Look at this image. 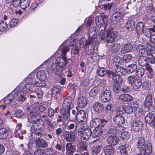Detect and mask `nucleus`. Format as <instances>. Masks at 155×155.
<instances>
[{"label": "nucleus", "mask_w": 155, "mask_h": 155, "mask_svg": "<svg viewBox=\"0 0 155 155\" xmlns=\"http://www.w3.org/2000/svg\"><path fill=\"white\" fill-rule=\"evenodd\" d=\"M137 147L141 152L146 153L148 155L151 153V145L150 143L146 142L145 139L142 137H139L137 142Z\"/></svg>", "instance_id": "1"}, {"label": "nucleus", "mask_w": 155, "mask_h": 155, "mask_svg": "<svg viewBox=\"0 0 155 155\" xmlns=\"http://www.w3.org/2000/svg\"><path fill=\"white\" fill-rule=\"evenodd\" d=\"M61 50V56L58 57L55 61L60 68L63 70L68 63L66 56V52L69 50V48L68 46H64L62 47Z\"/></svg>", "instance_id": "2"}, {"label": "nucleus", "mask_w": 155, "mask_h": 155, "mask_svg": "<svg viewBox=\"0 0 155 155\" xmlns=\"http://www.w3.org/2000/svg\"><path fill=\"white\" fill-rule=\"evenodd\" d=\"M26 84L25 85L23 88V91L25 93L30 92L31 91H35V86L34 85L32 86V84L35 81V78L31 77V75H29L25 79Z\"/></svg>", "instance_id": "3"}, {"label": "nucleus", "mask_w": 155, "mask_h": 155, "mask_svg": "<svg viewBox=\"0 0 155 155\" xmlns=\"http://www.w3.org/2000/svg\"><path fill=\"white\" fill-rule=\"evenodd\" d=\"M41 116L37 108H33L28 117V121L30 123H36L40 120Z\"/></svg>", "instance_id": "4"}, {"label": "nucleus", "mask_w": 155, "mask_h": 155, "mask_svg": "<svg viewBox=\"0 0 155 155\" xmlns=\"http://www.w3.org/2000/svg\"><path fill=\"white\" fill-rule=\"evenodd\" d=\"M95 21L97 26L100 28H106L108 25L107 17L104 14L97 16L95 18Z\"/></svg>", "instance_id": "5"}, {"label": "nucleus", "mask_w": 155, "mask_h": 155, "mask_svg": "<svg viewBox=\"0 0 155 155\" xmlns=\"http://www.w3.org/2000/svg\"><path fill=\"white\" fill-rule=\"evenodd\" d=\"M24 92H25L23 90L22 91L15 89L13 91L12 94H14L15 98L17 101L22 103L26 99L23 95Z\"/></svg>", "instance_id": "6"}, {"label": "nucleus", "mask_w": 155, "mask_h": 155, "mask_svg": "<svg viewBox=\"0 0 155 155\" xmlns=\"http://www.w3.org/2000/svg\"><path fill=\"white\" fill-rule=\"evenodd\" d=\"M117 35V33L116 31L111 30V28L107 31L106 34L107 42L108 43H111L115 40V39Z\"/></svg>", "instance_id": "7"}, {"label": "nucleus", "mask_w": 155, "mask_h": 155, "mask_svg": "<svg viewBox=\"0 0 155 155\" xmlns=\"http://www.w3.org/2000/svg\"><path fill=\"white\" fill-rule=\"evenodd\" d=\"M64 139L67 142H74L75 139V134L73 131H66L65 133Z\"/></svg>", "instance_id": "8"}, {"label": "nucleus", "mask_w": 155, "mask_h": 155, "mask_svg": "<svg viewBox=\"0 0 155 155\" xmlns=\"http://www.w3.org/2000/svg\"><path fill=\"white\" fill-rule=\"evenodd\" d=\"M111 94L108 90H105L101 94V100L103 102H106L110 99Z\"/></svg>", "instance_id": "9"}, {"label": "nucleus", "mask_w": 155, "mask_h": 155, "mask_svg": "<svg viewBox=\"0 0 155 155\" xmlns=\"http://www.w3.org/2000/svg\"><path fill=\"white\" fill-rule=\"evenodd\" d=\"M143 124L142 122L139 120L134 121L131 124V129L134 131H138L142 129Z\"/></svg>", "instance_id": "10"}, {"label": "nucleus", "mask_w": 155, "mask_h": 155, "mask_svg": "<svg viewBox=\"0 0 155 155\" xmlns=\"http://www.w3.org/2000/svg\"><path fill=\"white\" fill-rule=\"evenodd\" d=\"M154 47H152L150 45L147 46L146 48L147 54H150V55L148 57V60L149 62L152 64L155 63V58L153 55H151L150 54H152L151 52L152 51V50H154Z\"/></svg>", "instance_id": "11"}, {"label": "nucleus", "mask_w": 155, "mask_h": 155, "mask_svg": "<svg viewBox=\"0 0 155 155\" xmlns=\"http://www.w3.org/2000/svg\"><path fill=\"white\" fill-rule=\"evenodd\" d=\"M74 107V104L72 102L71 98H66L64 100L63 103V108L71 110Z\"/></svg>", "instance_id": "12"}, {"label": "nucleus", "mask_w": 155, "mask_h": 155, "mask_svg": "<svg viewBox=\"0 0 155 155\" xmlns=\"http://www.w3.org/2000/svg\"><path fill=\"white\" fill-rule=\"evenodd\" d=\"M52 72L57 75L61 74L62 71V69L60 68L59 66L58 65L55 61V63H52L51 65Z\"/></svg>", "instance_id": "13"}, {"label": "nucleus", "mask_w": 155, "mask_h": 155, "mask_svg": "<svg viewBox=\"0 0 155 155\" xmlns=\"http://www.w3.org/2000/svg\"><path fill=\"white\" fill-rule=\"evenodd\" d=\"M88 39L93 43L94 39L97 37L95 28H90L88 31Z\"/></svg>", "instance_id": "14"}, {"label": "nucleus", "mask_w": 155, "mask_h": 155, "mask_svg": "<svg viewBox=\"0 0 155 155\" xmlns=\"http://www.w3.org/2000/svg\"><path fill=\"white\" fill-rule=\"evenodd\" d=\"M122 14L120 12H116L114 13L111 18V21L114 23H118L121 19Z\"/></svg>", "instance_id": "15"}, {"label": "nucleus", "mask_w": 155, "mask_h": 155, "mask_svg": "<svg viewBox=\"0 0 155 155\" xmlns=\"http://www.w3.org/2000/svg\"><path fill=\"white\" fill-rule=\"evenodd\" d=\"M36 146L38 147L45 148L48 147V144L46 140L42 138H38L36 140Z\"/></svg>", "instance_id": "16"}, {"label": "nucleus", "mask_w": 155, "mask_h": 155, "mask_svg": "<svg viewBox=\"0 0 155 155\" xmlns=\"http://www.w3.org/2000/svg\"><path fill=\"white\" fill-rule=\"evenodd\" d=\"M113 121L116 124L121 125L125 122L124 117L121 115H116L113 118Z\"/></svg>", "instance_id": "17"}, {"label": "nucleus", "mask_w": 155, "mask_h": 155, "mask_svg": "<svg viewBox=\"0 0 155 155\" xmlns=\"http://www.w3.org/2000/svg\"><path fill=\"white\" fill-rule=\"evenodd\" d=\"M91 133V130L90 128H87L85 129L82 133L81 140L86 141L90 137Z\"/></svg>", "instance_id": "18"}, {"label": "nucleus", "mask_w": 155, "mask_h": 155, "mask_svg": "<svg viewBox=\"0 0 155 155\" xmlns=\"http://www.w3.org/2000/svg\"><path fill=\"white\" fill-rule=\"evenodd\" d=\"M107 141L109 144L113 146H115L119 142V140L116 136H111L108 137Z\"/></svg>", "instance_id": "19"}, {"label": "nucleus", "mask_w": 155, "mask_h": 155, "mask_svg": "<svg viewBox=\"0 0 155 155\" xmlns=\"http://www.w3.org/2000/svg\"><path fill=\"white\" fill-rule=\"evenodd\" d=\"M145 24L143 22L140 21L137 24L136 28V31L138 35H141L143 33L144 28Z\"/></svg>", "instance_id": "20"}, {"label": "nucleus", "mask_w": 155, "mask_h": 155, "mask_svg": "<svg viewBox=\"0 0 155 155\" xmlns=\"http://www.w3.org/2000/svg\"><path fill=\"white\" fill-rule=\"evenodd\" d=\"M133 49V46L130 44H127L124 45L122 48L121 52L123 54H125L131 52Z\"/></svg>", "instance_id": "21"}, {"label": "nucleus", "mask_w": 155, "mask_h": 155, "mask_svg": "<svg viewBox=\"0 0 155 155\" xmlns=\"http://www.w3.org/2000/svg\"><path fill=\"white\" fill-rule=\"evenodd\" d=\"M119 99L124 102L131 101L133 99V98L131 95L128 94H122L120 96Z\"/></svg>", "instance_id": "22"}, {"label": "nucleus", "mask_w": 155, "mask_h": 155, "mask_svg": "<svg viewBox=\"0 0 155 155\" xmlns=\"http://www.w3.org/2000/svg\"><path fill=\"white\" fill-rule=\"evenodd\" d=\"M114 148L110 145H106L104 147V153L106 155H112L114 153Z\"/></svg>", "instance_id": "23"}, {"label": "nucleus", "mask_w": 155, "mask_h": 155, "mask_svg": "<svg viewBox=\"0 0 155 155\" xmlns=\"http://www.w3.org/2000/svg\"><path fill=\"white\" fill-rule=\"evenodd\" d=\"M138 106L137 104H134V105L132 104L131 105H127L125 107V112H126L128 114L131 113L133 111V109L135 108H137V110H139V109L137 108Z\"/></svg>", "instance_id": "24"}, {"label": "nucleus", "mask_w": 155, "mask_h": 155, "mask_svg": "<svg viewBox=\"0 0 155 155\" xmlns=\"http://www.w3.org/2000/svg\"><path fill=\"white\" fill-rule=\"evenodd\" d=\"M76 120L78 121H82L86 118V113L83 110L77 111Z\"/></svg>", "instance_id": "25"}, {"label": "nucleus", "mask_w": 155, "mask_h": 155, "mask_svg": "<svg viewBox=\"0 0 155 155\" xmlns=\"http://www.w3.org/2000/svg\"><path fill=\"white\" fill-rule=\"evenodd\" d=\"M92 44H93V43L91 41L88 39L87 41L84 38H81L79 42V45L82 47H85L87 46H90Z\"/></svg>", "instance_id": "26"}, {"label": "nucleus", "mask_w": 155, "mask_h": 155, "mask_svg": "<svg viewBox=\"0 0 155 155\" xmlns=\"http://www.w3.org/2000/svg\"><path fill=\"white\" fill-rule=\"evenodd\" d=\"M87 104V101L86 98L83 96H81L78 100V104L80 107H85Z\"/></svg>", "instance_id": "27"}, {"label": "nucleus", "mask_w": 155, "mask_h": 155, "mask_svg": "<svg viewBox=\"0 0 155 155\" xmlns=\"http://www.w3.org/2000/svg\"><path fill=\"white\" fill-rule=\"evenodd\" d=\"M93 108L94 111L98 113L101 112L104 109L103 104L99 102L94 103Z\"/></svg>", "instance_id": "28"}, {"label": "nucleus", "mask_w": 155, "mask_h": 155, "mask_svg": "<svg viewBox=\"0 0 155 155\" xmlns=\"http://www.w3.org/2000/svg\"><path fill=\"white\" fill-rule=\"evenodd\" d=\"M70 110L62 107L60 111V113L62 116L63 118L65 119H68L70 116Z\"/></svg>", "instance_id": "29"}, {"label": "nucleus", "mask_w": 155, "mask_h": 155, "mask_svg": "<svg viewBox=\"0 0 155 155\" xmlns=\"http://www.w3.org/2000/svg\"><path fill=\"white\" fill-rule=\"evenodd\" d=\"M102 130L100 127L95 128L92 132H91V134L93 138H96L100 135L101 133H102Z\"/></svg>", "instance_id": "30"}, {"label": "nucleus", "mask_w": 155, "mask_h": 155, "mask_svg": "<svg viewBox=\"0 0 155 155\" xmlns=\"http://www.w3.org/2000/svg\"><path fill=\"white\" fill-rule=\"evenodd\" d=\"M137 62L139 65L141 66H144L149 64H147V58L144 56H140L137 60Z\"/></svg>", "instance_id": "31"}, {"label": "nucleus", "mask_w": 155, "mask_h": 155, "mask_svg": "<svg viewBox=\"0 0 155 155\" xmlns=\"http://www.w3.org/2000/svg\"><path fill=\"white\" fill-rule=\"evenodd\" d=\"M101 120L98 118H95L91 120L90 122V126L94 128L100 127Z\"/></svg>", "instance_id": "32"}, {"label": "nucleus", "mask_w": 155, "mask_h": 155, "mask_svg": "<svg viewBox=\"0 0 155 155\" xmlns=\"http://www.w3.org/2000/svg\"><path fill=\"white\" fill-rule=\"evenodd\" d=\"M66 150L71 155L75 151V147L74 145H72L71 143H67L66 145Z\"/></svg>", "instance_id": "33"}, {"label": "nucleus", "mask_w": 155, "mask_h": 155, "mask_svg": "<svg viewBox=\"0 0 155 155\" xmlns=\"http://www.w3.org/2000/svg\"><path fill=\"white\" fill-rule=\"evenodd\" d=\"M116 114L122 115L125 113V107L123 105L119 106L115 109Z\"/></svg>", "instance_id": "34"}, {"label": "nucleus", "mask_w": 155, "mask_h": 155, "mask_svg": "<svg viewBox=\"0 0 155 155\" xmlns=\"http://www.w3.org/2000/svg\"><path fill=\"white\" fill-rule=\"evenodd\" d=\"M57 143L55 145V148L58 151H61L63 152L65 151L64 147L61 143V140L59 139L57 140Z\"/></svg>", "instance_id": "35"}, {"label": "nucleus", "mask_w": 155, "mask_h": 155, "mask_svg": "<svg viewBox=\"0 0 155 155\" xmlns=\"http://www.w3.org/2000/svg\"><path fill=\"white\" fill-rule=\"evenodd\" d=\"M107 73V71L103 68H99L97 70V74L100 77L105 76Z\"/></svg>", "instance_id": "36"}, {"label": "nucleus", "mask_w": 155, "mask_h": 155, "mask_svg": "<svg viewBox=\"0 0 155 155\" xmlns=\"http://www.w3.org/2000/svg\"><path fill=\"white\" fill-rule=\"evenodd\" d=\"M8 135V132L7 129L2 128L0 129V139H5Z\"/></svg>", "instance_id": "37"}, {"label": "nucleus", "mask_w": 155, "mask_h": 155, "mask_svg": "<svg viewBox=\"0 0 155 155\" xmlns=\"http://www.w3.org/2000/svg\"><path fill=\"white\" fill-rule=\"evenodd\" d=\"M135 28V23L132 20H129L127 22L126 29L128 31H132Z\"/></svg>", "instance_id": "38"}, {"label": "nucleus", "mask_w": 155, "mask_h": 155, "mask_svg": "<svg viewBox=\"0 0 155 155\" xmlns=\"http://www.w3.org/2000/svg\"><path fill=\"white\" fill-rule=\"evenodd\" d=\"M37 77L40 80H44L47 78L46 74L44 71H38L37 74Z\"/></svg>", "instance_id": "39"}, {"label": "nucleus", "mask_w": 155, "mask_h": 155, "mask_svg": "<svg viewBox=\"0 0 155 155\" xmlns=\"http://www.w3.org/2000/svg\"><path fill=\"white\" fill-rule=\"evenodd\" d=\"M137 68V65L132 64L129 65L127 67V71L128 73H131L134 72Z\"/></svg>", "instance_id": "40"}, {"label": "nucleus", "mask_w": 155, "mask_h": 155, "mask_svg": "<svg viewBox=\"0 0 155 155\" xmlns=\"http://www.w3.org/2000/svg\"><path fill=\"white\" fill-rule=\"evenodd\" d=\"M123 128V127L122 126H117L116 128V130L114 129L111 128L110 130L109 133L111 134V135L116 134L117 135L119 136L120 133L119 131H120Z\"/></svg>", "instance_id": "41"}, {"label": "nucleus", "mask_w": 155, "mask_h": 155, "mask_svg": "<svg viewBox=\"0 0 155 155\" xmlns=\"http://www.w3.org/2000/svg\"><path fill=\"white\" fill-rule=\"evenodd\" d=\"M13 94H14L12 93L10 94L6 97L4 98V103L6 104H10L13 99Z\"/></svg>", "instance_id": "42"}, {"label": "nucleus", "mask_w": 155, "mask_h": 155, "mask_svg": "<svg viewBox=\"0 0 155 155\" xmlns=\"http://www.w3.org/2000/svg\"><path fill=\"white\" fill-rule=\"evenodd\" d=\"M30 3L29 0H21L20 7L21 8L25 10L28 7Z\"/></svg>", "instance_id": "43"}, {"label": "nucleus", "mask_w": 155, "mask_h": 155, "mask_svg": "<svg viewBox=\"0 0 155 155\" xmlns=\"http://www.w3.org/2000/svg\"><path fill=\"white\" fill-rule=\"evenodd\" d=\"M136 51L139 54H143L145 52V47L143 45H139L137 47Z\"/></svg>", "instance_id": "44"}, {"label": "nucleus", "mask_w": 155, "mask_h": 155, "mask_svg": "<svg viewBox=\"0 0 155 155\" xmlns=\"http://www.w3.org/2000/svg\"><path fill=\"white\" fill-rule=\"evenodd\" d=\"M122 130V129L120 131H119L120 132L119 135H120V138L122 140H127L129 138L128 133L126 131L122 132L121 131Z\"/></svg>", "instance_id": "45"}, {"label": "nucleus", "mask_w": 155, "mask_h": 155, "mask_svg": "<svg viewBox=\"0 0 155 155\" xmlns=\"http://www.w3.org/2000/svg\"><path fill=\"white\" fill-rule=\"evenodd\" d=\"M31 91L35 92L39 99H40L42 98L43 96V92L41 88L35 89V91Z\"/></svg>", "instance_id": "46"}, {"label": "nucleus", "mask_w": 155, "mask_h": 155, "mask_svg": "<svg viewBox=\"0 0 155 155\" xmlns=\"http://www.w3.org/2000/svg\"><path fill=\"white\" fill-rule=\"evenodd\" d=\"M120 48V45L118 43L114 44L111 47V50L114 53L117 52Z\"/></svg>", "instance_id": "47"}, {"label": "nucleus", "mask_w": 155, "mask_h": 155, "mask_svg": "<svg viewBox=\"0 0 155 155\" xmlns=\"http://www.w3.org/2000/svg\"><path fill=\"white\" fill-rule=\"evenodd\" d=\"M137 79L135 76L130 75L128 77L127 81L129 84L132 85Z\"/></svg>", "instance_id": "48"}, {"label": "nucleus", "mask_w": 155, "mask_h": 155, "mask_svg": "<svg viewBox=\"0 0 155 155\" xmlns=\"http://www.w3.org/2000/svg\"><path fill=\"white\" fill-rule=\"evenodd\" d=\"M80 47H78L77 45H75L73 48L71 50V54H72V57H73V55H75L78 54L79 51L80 50Z\"/></svg>", "instance_id": "49"}, {"label": "nucleus", "mask_w": 155, "mask_h": 155, "mask_svg": "<svg viewBox=\"0 0 155 155\" xmlns=\"http://www.w3.org/2000/svg\"><path fill=\"white\" fill-rule=\"evenodd\" d=\"M113 80L115 82V83H120L122 82V79L120 76V74H115L114 77L113 78Z\"/></svg>", "instance_id": "50"}, {"label": "nucleus", "mask_w": 155, "mask_h": 155, "mask_svg": "<svg viewBox=\"0 0 155 155\" xmlns=\"http://www.w3.org/2000/svg\"><path fill=\"white\" fill-rule=\"evenodd\" d=\"M133 58L132 55L130 54L124 55L123 57V61L125 62L128 63L131 61Z\"/></svg>", "instance_id": "51"}, {"label": "nucleus", "mask_w": 155, "mask_h": 155, "mask_svg": "<svg viewBox=\"0 0 155 155\" xmlns=\"http://www.w3.org/2000/svg\"><path fill=\"white\" fill-rule=\"evenodd\" d=\"M141 85V81L140 79L138 78L132 85L134 89H137L139 88Z\"/></svg>", "instance_id": "52"}, {"label": "nucleus", "mask_w": 155, "mask_h": 155, "mask_svg": "<svg viewBox=\"0 0 155 155\" xmlns=\"http://www.w3.org/2000/svg\"><path fill=\"white\" fill-rule=\"evenodd\" d=\"M88 46V48H86L85 50V53L88 55H91L93 53L94 49V46L93 45V44Z\"/></svg>", "instance_id": "53"}, {"label": "nucleus", "mask_w": 155, "mask_h": 155, "mask_svg": "<svg viewBox=\"0 0 155 155\" xmlns=\"http://www.w3.org/2000/svg\"><path fill=\"white\" fill-rule=\"evenodd\" d=\"M155 118V115L151 113H148L145 117V120L147 123L152 119Z\"/></svg>", "instance_id": "54"}, {"label": "nucleus", "mask_w": 155, "mask_h": 155, "mask_svg": "<svg viewBox=\"0 0 155 155\" xmlns=\"http://www.w3.org/2000/svg\"><path fill=\"white\" fill-rule=\"evenodd\" d=\"M118 83H114L113 85V90L116 93H119L120 91V86Z\"/></svg>", "instance_id": "55"}, {"label": "nucleus", "mask_w": 155, "mask_h": 155, "mask_svg": "<svg viewBox=\"0 0 155 155\" xmlns=\"http://www.w3.org/2000/svg\"><path fill=\"white\" fill-rule=\"evenodd\" d=\"M85 125L83 124H77L76 128L78 130V133L81 134L83 131H84L85 129Z\"/></svg>", "instance_id": "56"}, {"label": "nucleus", "mask_w": 155, "mask_h": 155, "mask_svg": "<svg viewBox=\"0 0 155 155\" xmlns=\"http://www.w3.org/2000/svg\"><path fill=\"white\" fill-rule=\"evenodd\" d=\"M14 114L15 117L19 118L23 116L24 112L22 110L18 109L15 110Z\"/></svg>", "instance_id": "57"}, {"label": "nucleus", "mask_w": 155, "mask_h": 155, "mask_svg": "<svg viewBox=\"0 0 155 155\" xmlns=\"http://www.w3.org/2000/svg\"><path fill=\"white\" fill-rule=\"evenodd\" d=\"M8 25L6 22L0 21V31H4L7 28Z\"/></svg>", "instance_id": "58"}, {"label": "nucleus", "mask_w": 155, "mask_h": 155, "mask_svg": "<svg viewBox=\"0 0 155 155\" xmlns=\"http://www.w3.org/2000/svg\"><path fill=\"white\" fill-rule=\"evenodd\" d=\"M144 73V70L142 68H139L136 72V75L138 77H142Z\"/></svg>", "instance_id": "59"}, {"label": "nucleus", "mask_w": 155, "mask_h": 155, "mask_svg": "<svg viewBox=\"0 0 155 155\" xmlns=\"http://www.w3.org/2000/svg\"><path fill=\"white\" fill-rule=\"evenodd\" d=\"M98 93V89L97 87H95L91 90L89 92V95L91 97H94Z\"/></svg>", "instance_id": "60"}, {"label": "nucleus", "mask_w": 155, "mask_h": 155, "mask_svg": "<svg viewBox=\"0 0 155 155\" xmlns=\"http://www.w3.org/2000/svg\"><path fill=\"white\" fill-rule=\"evenodd\" d=\"M114 70L116 72L115 74H120L123 71V68L116 64L114 66Z\"/></svg>", "instance_id": "61"}, {"label": "nucleus", "mask_w": 155, "mask_h": 155, "mask_svg": "<svg viewBox=\"0 0 155 155\" xmlns=\"http://www.w3.org/2000/svg\"><path fill=\"white\" fill-rule=\"evenodd\" d=\"M142 34L148 38L151 35L150 30L148 28H146L144 30V29Z\"/></svg>", "instance_id": "62"}, {"label": "nucleus", "mask_w": 155, "mask_h": 155, "mask_svg": "<svg viewBox=\"0 0 155 155\" xmlns=\"http://www.w3.org/2000/svg\"><path fill=\"white\" fill-rule=\"evenodd\" d=\"M61 90V87L59 86H54L52 89V94L55 95L59 94Z\"/></svg>", "instance_id": "63"}, {"label": "nucleus", "mask_w": 155, "mask_h": 155, "mask_svg": "<svg viewBox=\"0 0 155 155\" xmlns=\"http://www.w3.org/2000/svg\"><path fill=\"white\" fill-rule=\"evenodd\" d=\"M120 150V153L121 155H127V153L126 149L125 146L124 145H121L119 147Z\"/></svg>", "instance_id": "64"}]
</instances>
